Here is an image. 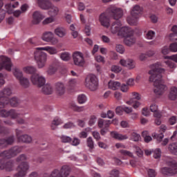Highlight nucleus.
Masks as SVG:
<instances>
[{
    "mask_svg": "<svg viewBox=\"0 0 177 177\" xmlns=\"http://www.w3.org/2000/svg\"><path fill=\"white\" fill-rule=\"evenodd\" d=\"M37 3L44 10H48L49 16L55 17L59 15V8L53 6L49 0H37Z\"/></svg>",
    "mask_w": 177,
    "mask_h": 177,
    "instance_id": "423d86ee",
    "label": "nucleus"
},
{
    "mask_svg": "<svg viewBox=\"0 0 177 177\" xmlns=\"http://www.w3.org/2000/svg\"><path fill=\"white\" fill-rule=\"evenodd\" d=\"M135 42H136V39L135 38V37H133V35L127 36L124 39V43L127 46H131V45H133V44H135Z\"/></svg>",
    "mask_w": 177,
    "mask_h": 177,
    "instance_id": "cd10ccee",
    "label": "nucleus"
},
{
    "mask_svg": "<svg viewBox=\"0 0 177 177\" xmlns=\"http://www.w3.org/2000/svg\"><path fill=\"white\" fill-rule=\"evenodd\" d=\"M13 74L17 80L19 81V84L23 88H27L28 86H30V81L28 78L23 77V72H21L20 69L15 68Z\"/></svg>",
    "mask_w": 177,
    "mask_h": 177,
    "instance_id": "ddd939ff",
    "label": "nucleus"
},
{
    "mask_svg": "<svg viewBox=\"0 0 177 177\" xmlns=\"http://www.w3.org/2000/svg\"><path fill=\"white\" fill-rule=\"evenodd\" d=\"M71 168L68 165H64L59 171L57 169H54L50 175L45 174L44 177H67L70 175Z\"/></svg>",
    "mask_w": 177,
    "mask_h": 177,
    "instance_id": "6e6552de",
    "label": "nucleus"
},
{
    "mask_svg": "<svg viewBox=\"0 0 177 177\" xmlns=\"http://www.w3.org/2000/svg\"><path fill=\"white\" fill-rule=\"evenodd\" d=\"M60 124H63V120L59 118H55L51 124L52 129H56V127H57V125H60Z\"/></svg>",
    "mask_w": 177,
    "mask_h": 177,
    "instance_id": "c9c22d12",
    "label": "nucleus"
},
{
    "mask_svg": "<svg viewBox=\"0 0 177 177\" xmlns=\"http://www.w3.org/2000/svg\"><path fill=\"white\" fill-rule=\"evenodd\" d=\"M15 143V136H10L7 139H6V146L9 145H13Z\"/></svg>",
    "mask_w": 177,
    "mask_h": 177,
    "instance_id": "8fccbe9b",
    "label": "nucleus"
},
{
    "mask_svg": "<svg viewBox=\"0 0 177 177\" xmlns=\"http://www.w3.org/2000/svg\"><path fill=\"white\" fill-rule=\"evenodd\" d=\"M38 49H39V50H46L49 55H57L58 53L57 48L53 46H47L45 47H39Z\"/></svg>",
    "mask_w": 177,
    "mask_h": 177,
    "instance_id": "a878e982",
    "label": "nucleus"
},
{
    "mask_svg": "<svg viewBox=\"0 0 177 177\" xmlns=\"http://www.w3.org/2000/svg\"><path fill=\"white\" fill-rule=\"evenodd\" d=\"M142 136L144 138V140L145 143H149L151 140V136H149V133L147 131H142Z\"/></svg>",
    "mask_w": 177,
    "mask_h": 177,
    "instance_id": "79ce46f5",
    "label": "nucleus"
},
{
    "mask_svg": "<svg viewBox=\"0 0 177 177\" xmlns=\"http://www.w3.org/2000/svg\"><path fill=\"white\" fill-rule=\"evenodd\" d=\"M45 19V17L41 12L35 11L32 14V24H35V26L39 24L42 20Z\"/></svg>",
    "mask_w": 177,
    "mask_h": 177,
    "instance_id": "6ab92c4d",
    "label": "nucleus"
},
{
    "mask_svg": "<svg viewBox=\"0 0 177 177\" xmlns=\"http://www.w3.org/2000/svg\"><path fill=\"white\" fill-rule=\"evenodd\" d=\"M19 6V2H15L14 4L8 3L5 6V8L8 13H13V9H16Z\"/></svg>",
    "mask_w": 177,
    "mask_h": 177,
    "instance_id": "72a5a7b5",
    "label": "nucleus"
},
{
    "mask_svg": "<svg viewBox=\"0 0 177 177\" xmlns=\"http://www.w3.org/2000/svg\"><path fill=\"white\" fill-rule=\"evenodd\" d=\"M41 39L44 42H48L50 45H57L59 44V39L55 37V34L50 31H46L41 35Z\"/></svg>",
    "mask_w": 177,
    "mask_h": 177,
    "instance_id": "f8f14e48",
    "label": "nucleus"
},
{
    "mask_svg": "<svg viewBox=\"0 0 177 177\" xmlns=\"http://www.w3.org/2000/svg\"><path fill=\"white\" fill-rule=\"evenodd\" d=\"M133 97L131 98L130 100L127 102V104L133 106V109H138L140 106V102L138 100H140V95L138 93H133Z\"/></svg>",
    "mask_w": 177,
    "mask_h": 177,
    "instance_id": "a211bd4d",
    "label": "nucleus"
},
{
    "mask_svg": "<svg viewBox=\"0 0 177 177\" xmlns=\"http://www.w3.org/2000/svg\"><path fill=\"white\" fill-rule=\"evenodd\" d=\"M85 86L90 91H96L99 87V80L95 75H90L86 77Z\"/></svg>",
    "mask_w": 177,
    "mask_h": 177,
    "instance_id": "9b49d317",
    "label": "nucleus"
},
{
    "mask_svg": "<svg viewBox=\"0 0 177 177\" xmlns=\"http://www.w3.org/2000/svg\"><path fill=\"white\" fill-rule=\"evenodd\" d=\"M169 98L171 100H176V98H177V88L176 87L173 86L170 88Z\"/></svg>",
    "mask_w": 177,
    "mask_h": 177,
    "instance_id": "473e14b6",
    "label": "nucleus"
},
{
    "mask_svg": "<svg viewBox=\"0 0 177 177\" xmlns=\"http://www.w3.org/2000/svg\"><path fill=\"white\" fill-rule=\"evenodd\" d=\"M150 68L149 82H153V92L156 95H162L167 91V86L164 84V80H162V74L165 73V69L162 68L161 62L151 65Z\"/></svg>",
    "mask_w": 177,
    "mask_h": 177,
    "instance_id": "f03ea898",
    "label": "nucleus"
},
{
    "mask_svg": "<svg viewBox=\"0 0 177 177\" xmlns=\"http://www.w3.org/2000/svg\"><path fill=\"white\" fill-rule=\"evenodd\" d=\"M73 58L74 64H75V66H80V67H82L85 64V59H84L82 53L75 52L73 55Z\"/></svg>",
    "mask_w": 177,
    "mask_h": 177,
    "instance_id": "dca6fc26",
    "label": "nucleus"
},
{
    "mask_svg": "<svg viewBox=\"0 0 177 177\" xmlns=\"http://www.w3.org/2000/svg\"><path fill=\"white\" fill-rule=\"evenodd\" d=\"M5 68L7 71L12 70V62L8 57L1 55L0 56V71Z\"/></svg>",
    "mask_w": 177,
    "mask_h": 177,
    "instance_id": "2eb2a0df",
    "label": "nucleus"
},
{
    "mask_svg": "<svg viewBox=\"0 0 177 177\" xmlns=\"http://www.w3.org/2000/svg\"><path fill=\"white\" fill-rule=\"evenodd\" d=\"M120 64L123 67H127L129 70H132L135 68V62H133L132 59H127L125 60L124 59H120Z\"/></svg>",
    "mask_w": 177,
    "mask_h": 177,
    "instance_id": "5701e85b",
    "label": "nucleus"
},
{
    "mask_svg": "<svg viewBox=\"0 0 177 177\" xmlns=\"http://www.w3.org/2000/svg\"><path fill=\"white\" fill-rule=\"evenodd\" d=\"M30 166L26 162H22L17 168V173L15 174V177H24L27 175Z\"/></svg>",
    "mask_w": 177,
    "mask_h": 177,
    "instance_id": "4468645a",
    "label": "nucleus"
},
{
    "mask_svg": "<svg viewBox=\"0 0 177 177\" xmlns=\"http://www.w3.org/2000/svg\"><path fill=\"white\" fill-rule=\"evenodd\" d=\"M95 122H96V116L91 115L88 121V125H90V127H92L93 125H95Z\"/></svg>",
    "mask_w": 177,
    "mask_h": 177,
    "instance_id": "13d9d810",
    "label": "nucleus"
},
{
    "mask_svg": "<svg viewBox=\"0 0 177 177\" xmlns=\"http://www.w3.org/2000/svg\"><path fill=\"white\" fill-rule=\"evenodd\" d=\"M129 89V87L127 84H122V85H120V91H122V92H128Z\"/></svg>",
    "mask_w": 177,
    "mask_h": 177,
    "instance_id": "e2e57ef3",
    "label": "nucleus"
},
{
    "mask_svg": "<svg viewBox=\"0 0 177 177\" xmlns=\"http://www.w3.org/2000/svg\"><path fill=\"white\" fill-rule=\"evenodd\" d=\"M0 133L1 135H8V134H9V129L0 125Z\"/></svg>",
    "mask_w": 177,
    "mask_h": 177,
    "instance_id": "864d4df0",
    "label": "nucleus"
},
{
    "mask_svg": "<svg viewBox=\"0 0 177 177\" xmlns=\"http://www.w3.org/2000/svg\"><path fill=\"white\" fill-rule=\"evenodd\" d=\"M131 13V17L127 18V21L130 26H136L138 19H139L140 15H142V8H140L139 6H135Z\"/></svg>",
    "mask_w": 177,
    "mask_h": 177,
    "instance_id": "1a4fd4ad",
    "label": "nucleus"
},
{
    "mask_svg": "<svg viewBox=\"0 0 177 177\" xmlns=\"http://www.w3.org/2000/svg\"><path fill=\"white\" fill-rule=\"evenodd\" d=\"M110 177H119L120 176V171L118 169H113L109 173Z\"/></svg>",
    "mask_w": 177,
    "mask_h": 177,
    "instance_id": "603ef678",
    "label": "nucleus"
},
{
    "mask_svg": "<svg viewBox=\"0 0 177 177\" xmlns=\"http://www.w3.org/2000/svg\"><path fill=\"white\" fill-rule=\"evenodd\" d=\"M24 71L27 74H32L30 81L33 85H36V86H38L39 88L45 85V77L38 73H36L37 68L34 66H26L24 68Z\"/></svg>",
    "mask_w": 177,
    "mask_h": 177,
    "instance_id": "39448f33",
    "label": "nucleus"
},
{
    "mask_svg": "<svg viewBox=\"0 0 177 177\" xmlns=\"http://www.w3.org/2000/svg\"><path fill=\"white\" fill-rule=\"evenodd\" d=\"M116 113L121 115L122 114V111H124V106H118L115 109Z\"/></svg>",
    "mask_w": 177,
    "mask_h": 177,
    "instance_id": "774afa93",
    "label": "nucleus"
},
{
    "mask_svg": "<svg viewBox=\"0 0 177 177\" xmlns=\"http://www.w3.org/2000/svg\"><path fill=\"white\" fill-rule=\"evenodd\" d=\"M75 85H77V80L75 79L69 80V81L68 82V86L71 89H73V88H74V86H75Z\"/></svg>",
    "mask_w": 177,
    "mask_h": 177,
    "instance_id": "3c124183",
    "label": "nucleus"
},
{
    "mask_svg": "<svg viewBox=\"0 0 177 177\" xmlns=\"http://www.w3.org/2000/svg\"><path fill=\"white\" fill-rule=\"evenodd\" d=\"M171 31L173 33L169 35V39L170 41H177V26H174L171 28Z\"/></svg>",
    "mask_w": 177,
    "mask_h": 177,
    "instance_id": "f704fd0d",
    "label": "nucleus"
},
{
    "mask_svg": "<svg viewBox=\"0 0 177 177\" xmlns=\"http://www.w3.org/2000/svg\"><path fill=\"white\" fill-rule=\"evenodd\" d=\"M161 157V149H156L153 151V158H160Z\"/></svg>",
    "mask_w": 177,
    "mask_h": 177,
    "instance_id": "4d7b16f0",
    "label": "nucleus"
},
{
    "mask_svg": "<svg viewBox=\"0 0 177 177\" xmlns=\"http://www.w3.org/2000/svg\"><path fill=\"white\" fill-rule=\"evenodd\" d=\"M23 133V131L21 130L16 129V135L17 138L18 139V141L19 142H23L24 143H31L32 141V138L31 136L25 134V135H21Z\"/></svg>",
    "mask_w": 177,
    "mask_h": 177,
    "instance_id": "f3484780",
    "label": "nucleus"
},
{
    "mask_svg": "<svg viewBox=\"0 0 177 177\" xmlns=\"http://www.w3.org/2000/svg\"><path fill=\"white\" fill-rule=\"evenodd\" d=\"M55 89L56 93H57V95H59V96L64 95V92H66V87L64 86V84L62 82L56 83L55 86Z\"/></svg>",
    "mask_w": 177,
    "mask_h": 177,
    "instance_id": "b1692460",
    "label": "nucleus"
},
{
    "mask_svg": "<svg viewBox=\"0 0 177 177\" xmlns=\"http://www.w3.org/2000/svg\"><path fill=\"white\" fill-rule=\"evenodd\" d=\"M165 59H168L167 61L165 62L166 66L169 67V68H174L175 67V62L177 63V54L171 55V56H165Z\"/></svg>",
    "mask_w": 177,
    "mask_h": 177,
    "instance_id": "aec40b11",
    "label": "nucleus"
},
{
    "mask_svg": "<svg viewBox=\"0 0 177 177\" xmlns=\"http://www.w3.org/2000/svg\"><path fill=\"white\" fill-rule=\"evenodd\" d=\"M58 67L59 65L57 64H53L48 68V74H49L50 75L55 74L56 71H57Z\"/></svg>",
    "mask_w": 177,
    "mask_h": 177,
    "instance_id": "e433bc0d",
    "label": "nucleus"
},
{
    "mask_svg": "<svg viewBox=\"0 0 177 177\" xmlns=\"http://www.w3.org/2000/svg\"><path fill=\"white\" fill-rule=\"evenodd\" d=\"M101 40L102 42H104V44H110V39L106 35L101 36Z\"/></svg>",
    "mask_w": 177,
    "mask_h": 177,
    "instance_id": "0e129e2a",
    "label": "nucleus"
},
{
    "mask_svg": "<svg viewBox=\"0 0 177 177\" xmlns=\"http://www.w3.org/2000/svg\"><path fill=\"white\" fill-rule=\"evenodd\" d=\"M156 35V32L153 31V30H148L146 33H145V38L147 39H153V37H155Z\"/></svg>",
    "mask_w": 177,
    "mask_h": 177,
    "instance_id": "37998d69",
    "label": "nucleus"
},
{
    "mask_svg": "<svg viewBox=\"0 0 177 177\" xmlns=\"http://www.w3.org/2000/svg\"><path fill=\"white\" fill-rule=\"evenodd\" d=\"M110 125H111V120H106L103 119H100L98 120L99 128L109 129V127H110Z\"/></svg>",
    "mask_w": 177,
    "mask_h": 177,
    "instance_id": "c85d7f7f",
    "label": "nucleus"
},
{
    "mask_svg": "<svg viewBox=\"0 0 177 177\" xmlns=\"http://www.w3.org/2000/svg\"><path fill=\"white\" fill-rule=\"evenodd\" d=\"M124 15L122 10L121 8H118L115 6H111L109 7L105 12H103L100 15V21L104 27L109 28L110 26V17H113L115 20L111 26V32L112 34H117L119 35L120 31L121 30V21L118 20L121 19Z\"/></svg>",
    "mask_w": 177,
    "mask_h": 177,
    "instance_id": "f257e3e1",
    "label": "nucleus"
},
{
    "mask_svg": "<svg viewBox=\"0 0 177 177\" xmlns=\"http://www.w3.org/2000/svg\"><path fill=\"white\" fill-rule=\"evenodd\" d=\"M152 136L154 139H156L158 142H161L162 139L164 138V134L163 133H153L152 134Z\"/></svg>",
    "mask_w": 177,
    "mask_h": 177,
    "instance_id": "09e8293b",
    "label": "nucleus"
},
{
    "mask_svg": "<svg viewBox=\"0 0 177 177\" xmlns=\"http://www.w3.org/2000/svg\"><path fill=\"white\" fill-rule=\"evenodd\" d=\"M87 146L90 149H93L94 145H93V140H92V138L89 137L87 138Z\"/></svg>",
    "mask_w": 177,
    "mask_h": 177,
    "instance_id": "bf43d9fd",
    "label": "nucleus"
},
{
    "mask_svg": "<svg viewBox=\"0 0 177 177\" xmlns=\"http://www.w3.org/2000/svg\"><path fill=\"white\" fill-rule=\"evenodd\" d=\"M167 165L169 167H162L160 172L162 175H175L177 174V162L175 160H170L167 162Z\"/></svg>",
    "mask_w": 177,
    "mask_h": 177,
    "instance_id": "9d476101",
    "label": "nucleus"
},
{
    "mask_svg": "<svg viewBox=\"0 0 177 177\" xmlns=\"http://www.w3.org/2000/svg\"><path fill=\"white\" fill-rule=\"evenodd\" d=\"M53 21H55V17H49L46 18L43 21H42V24H44V26H46V24H50V23H53Z\"/></svg>",
    "mask_w": 177,
    "mask_h": 177,
    "instance_id": "c03bdc74",
    "label": "nucleus"
},
{
    "mask_svg": "<svg viewBox=\"0 0 177 177\" xmlns=\"http://www.w3.org/2000/svg\"><path fill=\"white\" fill-rule=\"evenodd\" d=\"M120 153L123 156V160H127L128 157H133V153L129 151L122 149L120 150Z\"/></svg>",
    "mask_w": 177,
    "mask_h": 177,
    "instance_id": "4c0bfd02",
    "label": "nucleus"
},
{
    "mask_svg": "<svg viewBox=\"0 0 177 177\" xmlns=\"http://www.w3.org/2000/svg\"><path fill=\"white\" fill-rule=\"evenodd\" d=\"M54 34L59 38H63V37H66L67 30L63 26H58L54 30Z\"/></svg>",
    "mask_w": 177,
    "mask_h": 177,
    "instance_id": "393cba45",
    "label": "nucleus"
},
{
    "mask_svg": "<svg viewBox=\"0 0 177 177\" xmlns=\"http://www.w3.org/2000/svg\"><path fill=\"white\" fill-rule=\"evenodd\" d=\"M118 35L127 38V37H131V35H133V30L127 26L122 27L120 28Z\"/></svg>",
    "mask_w": 177,
    "mask_h": 177,
    "instance_id": "412c9836",
    "label": "nucleus"
},
{
    "mask_svg": "<svg viewBox=\"0 0 177 177\" xmlns=\"http://www.w3.org/2000/svg\"><path fill=\"white\" fill-rule=\"evenodd\" d=\"M42 50L36 48V50L35 51V60L38 68H44L46 66V62L48 60V55L42 52Z\"/></svg>",
    "mask_w": 177,
    "mask_h": 177,
    "instance_id": "0eeeda50",
    "label": "nucleus"
},
{
    "mask_svg": "<svg viewBox=\"0 0 177 177\" xmlns=\"http://www.w3.org/2000/svg\"><path fill=\"white\" fill-rule=\"evenodd\" d=\"M95 59L98 63H104V57L102 55H97L95 57Z\"/></svg>",
    "mask_w": 177,
    "mask_h": 177,
    "instance_id": "69168bd1",
    "label": "nucleus"
},
{
    "mask_svg": "<svg viewBox=\"0 0 177 177\" xmlns=\"http://www.w3.org/2000/svg\"><path fill=\"white\" fill-rule=\"evenodd\" d=\"M19 103L20 100H19L16 97H12L11 99L6 98V101L0 102V109H3L6 106H8V104H10L11 107H17ZM19 115H20V113H17L16 109H12L9 111L6 109H0V117H2L3 118H8V117H10L12 120H16L17 118V122L18 124H27L26 120L23 118H19Z\"/></svg>",
    "mask_w": 177,
    "mask_h": 177,
    "instance_id": "7ed1b4c3",
    "label": "nucleus"
},
{
    "mask_svg": "<svg viewBox=\"0 0 177 177\" xmlns=\"http://www.w3.org/2000/svg\"><path fill=\"white\" fill-rule=\"evenodd\" d=\"M77 101L80 104H84L86 102V95L84 94L80 95L77 97Z\"/></svg>",
    "mask_w": 177,
    "mask_h": 177,
    "instance_id": "a18cd8bd",
    "label": "nucleus"
},
{
    "mask_svg": "<svg viewBox=\"0 0 177 177\" xmlns=\"http://www.w3.org/2000/svg\"><path fill=\"white\" fill-rule=\"evenodd\" d=\"M171 52H177V43H172L169 46Z\"/></svg>",
    "mask_w": 177,
    "mask_h": 177,
    "instance_id": "680f3d73",
    "label": "nucleus"
},
{
    "mask_svg": "<svg viewBox=\"0 0 177 177\" xmlns=\"http://www.w3.org/2000/svg\"><path fill=\"white\" fill-rule=\"evenodd\" d=\"M42 92L44 95H52L53 93V88L49 84H46L42 88Z\"/></svg>",
    "mask_w": 177,
    "mask_h": 177,
    "instance_id": "7c9ffc66",
    "label": "nucleus"
},
{
    "mask_svg": "<svg viewBox=\"0 0 177 177\" xmlns=\"http://www.w3.org/2000/svg\"><path fill=\"white\" fill-rule=\"evenodd\" d=\"M131 140H133V142H139V140H140V135L133 132L131 133Z\"/></svg>",
    "mask_w": 177,
    "mask_h": 177,
    "instance_id": "49530a36",
    "label": "nucleus"
},
{
    "mask_svg": "<svg viewBox=\"0 0 177 177\" xmlns=\"http://www.w3.org/2000/svg\"><path fill=\"white\" fill-rule=\"evenodd\" d=\"M169 150L172 153V154L177 156V142L170 144L169 146Z\"/></svg>",
    "mask_w": 177,
    "mask_h": 177,
    "instance_id": "ea45409f",
    "label": "nucleus"
},
{
    "mask_svg": "<svg viewBox=\"0 0 177 177\" xmlns=\"http://www.w3.org/2000/svg\"><path fill=\"white\" fill-rule=\"evenodd\" d=\"M111 136L113 138V139H117V140H127V139H128V136L122 135L115 131L111 132Z\"/></svg>",
    "mask_w": 177,
    "mask_h": 177,
    "instance_id": "bb28decb",
    "label": "nucleus"
},
{
    "mask_svg": "<svg viewBox=\"0 0 177 177\" xmlns=\"http://www.w3.org/2000/svg\"><path fill=\"white\" fill-rule=\"evenodd\" d=\"M121 70H122V68H121V67L116 66V65H113L111 67V71H113V73H120V71H121Z\"/></svg>",
    "mask_w": 177,
    "mask_h": 177,
    "instance_id": "052dcab7",
    "label": "nucleus"
},
{
    "mask_svg": "<svg viewBox=\"0 0 177 177\" xmlns=\"http://www.w3.org/2000/svg\"><path fill=\"white\" fill-rule=\"evenodd\" d=\"M70 107L72 110L77 111V113H81V111H84V110H85L84 106H78L74 103H71Z\"/></svg>",
    "mask_w": 177,
    "mask_h": 177,
    "instance_id": "58836bf2",
    "label": "nucleus"
},
{
    "mask_svg": "<svg viewBox=\"0 0 177 177\" xmlns=\"http://www.w3.org/2000/svg\"><path fill=\"white\" fill-rule=\"evenodd\" d=\"M171 52V48H168V46H165L162 48V55H168Z\"/></svg>",
    "mask_w": 177,
    "mask_h": 177,
    "instance_id": "338daca9",
    "label": "nucleus"
},
{
    "mask_svg": "<svg viewBox=\"0 0 177 177\" xmlns=\"http://www.w3.org/2000/svg\"><path fill=\"white\" fill-rule=\"evenodd\" d=\"M60 58L64 62H68V60H70V59H71V55H70V53H68L67 52H64V53H61Z\"/></svg>",
    "mask_w": 177,
    "mask_h": 177,
    "instance_id": "a19ab883",
    "label": "nucleus"
},
{
    "mask_svg": "<svg viewBox=\"0 0 177 177\" xmlns=\"http://www.w3.org/2000/svg\"><path fill=\"white\" fill-rule=\"evenodd\" d=\"M150 111L153 113V117H162L161 113L158 111V106L156 104H153L150 106Z\"/></svg>",
    "mask_w": 177,
    "mask_h": 177,
    "instance_id": "c756f323",
    "label": "nucleus"
},
{
    "mask_svg": "<svg viewBox=\"0 0 177 177\" xmlns=\"http://www.w3.org/2000/svg\"><path fill=\"white\" fill-rule=\"evenodd\" d=\"M23 147L15 146L8 151H4L0 153V157L3 159L0 160V169H6V171H12L13 168V162L12 161H6V158H12L15 156H17L19 153H21Z\"/></svg>",
    "mask_w": 177,
    "mask_h": 177,
    "instance_id": "20e7f679",
    "label": "nucleus"
},
{
    "mask_svg": "<svg viewBox=\"0 0 177 177\" xmlns=\"http://www.w3.org/2000/svg\"><path fill=\"white\" fill-rule=\"evenodd\" d=\"M60 139L63 143H70L71 142V138L67 136H62L60 137Z\"/></svg>",
    "mask_w": 177,
    "mask_h": 177,
    "instance_id": "5fc2aeb1",
    "label": "nucleus"
},
{
    "mask_svg": "<svg viewBox=\"0 0 177 177\" xmlns=\"http://www.w3.org/2000/svg\"><path fill=\"white\" fill-rule=\"evenodd\" d=\"M108 86L109 89H112V91H117V89L121 86V83L115 81H110L108 83Z\"/></svg>",
    "mask_w": 177,
    "mask_h": 177,
    "instance_id": "2f4dec72",
    "label": "nucleus"
},
{
    "mask_svg": "<svg viewBox=\"0 0 177 177\" xmlns=\"http://www.w3.org/2000/svg\"><path fill=\"white\" fill-rule=\"evenodd\" d=\"M12 95V89L5 88L3 91H0V102H6V99H9L8 96Z\"/></svg>",
    "mask_w": 177,
    "mask_h": 177,
    "instance_id": "4be33fe9",
    "label": "nucleus"
},
{
    "mask_svg": "<svg viewBox=\"0 0 177 177\" xmlns=\"http://www.w3.org/2000/svg\"><path fill=\"white\" fill-rule=\"evenodd\" d=\"M116 52H118V53H120L121 55L124 54V52H125V48H124V46L121 44H117L115 46Z\"/></svg>",
    "mask_w": 177,
    "mask_h": 177,
    "instance_id": "de8ad7c7",
    "label": "nucleus"
},
{
    "mask_svg": "<svg viewBox=\"0 0 177 177\" xmlns=\"http://www.w3.org/2000/svg\"><path fill=\"white\" fill-rule=\"evenodd\" d=\"M147 174L149 177H156L157 175V172L153 169H148Z\"/></svg>",
    "mask_w": 177,
    "mask_h": 177,
    "instance_id": "6e6d98bb",
    "label": "nucleus"
}]
</instances>
